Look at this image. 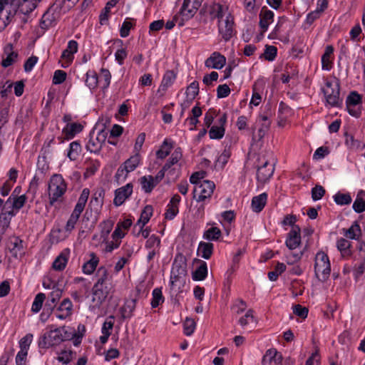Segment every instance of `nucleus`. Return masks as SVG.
Masks as SVG:
<instances>
[{
	"instance_id": "nucleus-37",
	"label": "nucleus",
	"mask_w": 365,
	"mask_h": 365,
	"mask_svg": "<svg viewBox=\"0 0 365 365\" xmlns=\"http://www.w3.org/2000/svg\"><path fill=\"white\" fill-rule=\"evenodd\" d=\"M82 148L79 141L76 140L70 143L68 150L67 157L71 160H76L80 155Z\"/></svg>"
},
{
	"instance_id": "nucleus-48",
	"label": "nucleus",
	"mask_w": 365,
	"mask_h": 365,
	"mask_svg": "<svg viewBox=\"0 0 365 365\" xmlns=\"http://www.w3.org/2000/svg\"><path fill=\"white\" fill-rule=\"evenodd\" d=\"M199 93V83L195 81L191 83L187 88L186 95L190 101H192Z\"/></svg>"
},
{
	"instance_id": "nucleus-45",
	"label": "nucleus",
	"mask_w": 365,
	"mask_h": 365,
	"mask_svg": "<svg viewBox=\"0 0 365 365\" xmlns=\"http://www.w3.org/2000/svg\"><path fill=\"white\" fill-rule=\"evenodd\" d=\"M221 231L217 227H212L206 230L203 237L208 240H217L221 236Z\"/></svg>"
},
{
	"instance_id": "nucleus-20",
	"label": "nucleus",
	"mask_w": 365,
	"mask_h": 365,
	"mask_svg": "<svg viewBox=\"0 0 365 365\" xmlns=\"http://www.w3.org/2000/svg\"><path fill=\"white\" fill-rule=\"evenodd\" d=\"M259 17V27L262 32H265L267 30L269 25L273 21L274 12L267 9L266 7H263L260 11Z\"/></svg>"
},
{
	"instance_id": "nucleus-46",
	"label": "nucleus",
	"mask_w": 365,
	"mask_h": 365,
	"mask_svg": "<svg viewBox=\"0 0 365 365\" xmlns=\"http://www.w3.org/2000/svg\"><path fill=\"white\" fill-rule=\"evenodd\" d=\"M286 269V265L284 263L278 262L274 267V270L268 273V278L271 281H276L279 274L283 273Z\"/></svg>"
},
{
	"instance_id": "nucleus-23",
	"label": "nucleus",
	"mask_w": 365,
	"mask_h": 365,
	"mask_svg": "<svg viewBox=\"0 0 365 365\" xmlns=\"http://www.w3.org/2000/svg\"><path fill=\"white\" fill-rule=\"evenodd\" d=\"M89 257L90 259L82 266V272L88 275L92 274L95 272L100 261L95 252H90Z\"/></svg>"
},
{
	"instance_id": "nucleus-4",
	"label": "nucleus",
	"mask_w": 365,
	"mask_h": 365,
	"mask_svg": "<svg viewBox=\"0 0 365 365\" xmlns=\"http://www.w3.org/2000/svg\"><path fill=\"white\" fill-rule=\"evenodd\" d=\"M331 265L329 257L323 252H318L315 257L314 272L321 281H325L329 276Z\"/></svg>"
},
{
	"instance_id": "nucleus-50",
	"label": "nucleus",
	"mask_w": 365,
	"mask_h": 365,
	"mask_svg": "<svg viewBox=\"0 0 365 365\" xmlns=\"http://www.w3.org/2000/svg\"><path fill=\"white\" fill-rule=\"evenodd\" d=\"M225 129L223 126L213 125L209 131L211 139H221L225 135Z\"/></svg>"
},
{
	"instance_id": "nucleus-16",
	"label": "nucleus",
	"mask_w": 365,
	"mask_h": 365,
	"mask_svg": "<svg viewBox=\"0 0 365 365\" xmlns=\"http://www.w3.org/2000/svg\"><path fill=\"white\" fill-rule=\"evenodd\" d=\"M133 193L132 183H128L115 191L113 203L116 206L121 205Z\"/></svg>"
},
{
	"instance_id": "nucleus-21",
	"label": "nucleus",
	"mask_w": 365,
	"mask_h": 365,
	"mask_svg": "<svg viewBox=\"0 0 365 365\" xmlns=\"http://www.w3.org/2000/svg\"><path fill=\"white\" fill-rule=\"evenodd\" d=\"M140 161V155L139 153H135L128 158L124 163L123 165L119 167L117 170V174L120 175V172H125L128 174L130 172L133 171L139 165Z\"/></svg>"
},
{
	"instance_id": "nucleus-26",
	"label": "nucleus",
	"mask_w": 365,
	"mask_h": 365,
	"mask_svg": "<svg viewBox=\"0 0 365 365\" xmlns=\"http://www.w3.org/2000/svg\"><path fill=\"white\" fill-rule=\"evenodd\" d=\"M69 250H64L55 259L53 262L52 267L56 271H62L65 269L68 260Z\"/></svg>"
},
{
	"instance_id": "nucleus-49",
	"label": "nucleus",
	"mask_w": 365,
	"mask_h": 365,
	"mask_svg": "<svg viewBox=\"0 0 365 365\" xmlns=\"http://www.w3.org/2000/svg\"><path fill=\"white\" fill-rule=\"evenodd\" d=\"M335 202L337 205H345L351 202V197L349 193L338 192L334 196Z\"/></svg>"
},
{
	"instance_id": "nucleus-58",
	"label": "nucleus",
	"mask_w": 365,
	"mask_h": 365,
	"mask_svg": "<svg viewBox=\"0 0 365 365\" xmlns=\"http://www.w3.org/2000/svg\"><path fill=\"white\" fill-rule=\"evenodd\" d=\"M247 308V304L245 301L241 299H237L235 301L231 309L232 312L236 314L242 313Z\"/></svg>"
},
{
	"instance_id": "nucleus-13",
	"label": "nucleus",
	"mask_w": 365,
	"mask_h": 365,
	"mask_svg": "<svg viewBox=\"0 0 365 365\" xmlns=\"http://www.w3.org/2000/svg\"><path fill=\"white\" fill-rule=\"evenodd\" d=\"M215 187V183L210 180H203L197 185L195 190V193H198L197 200L202 202L207 198H210L214 192Z\"/></svg>"
},
{
	"instance_id": "nucleus-5",
	"label": "nucleus",
	"mask_w": 365,
	"mask_h": 365,
	"mask_svg": "<svg viewBox=\"0 0 365 365\" xmlns=\"http://www.w3.org/2000/svg\"><path fill=\"white\" fill-rule=\"evenodd\" d=\"M274 163L270 162L265 155H260L258 158L257 179L262 183H264L272 176Z\"/></svg>"
},
{
	"instance_id": "nucleus-14",
	"label": "nucleus",
	"mask_w": 365,
	"mask_h": 365,
	"mask_svg": "<svg viewBox=\"0 0 365 365\" xmlns=\"http://www.w3.org/2000/svg\"><path fill=\"white\" fill-rule=\"evenodd\" d=\"M7 247L12 257L16 259L25 254L24 242L17 236H12L9 239Z\"/></svg>"
},
{
	"instance_id": "nucleus-2",
	"label": "nucleus",
	"mask_w": 365,
	"mask_h": 365,
	"mask_svg": "<svg viewBox=\"0 0 365 365\" xmlns=\"http://www.w3.org/2000/svg\"><path fill=\"white\" fill-rule=\"evenodd\" d=\"M89 195L90 190L88 188H84L82 190L81 194L78 200V202L74 207V210H73L66 225V232L70 233L75 228L76 224L77 223L81 214L82 213L85 208Z\"/></svg>"
},
{
	"instance_id": "nucleus-55",
	"label": "nucleus",
	"mask_w": 365,
	"mask_h": 365,
	"mask_svg": "<svg viewBox=\"0 0 365 365\" xmlns=\"http://www.w3.org/2000/svg\"><path fill=\"white\" fill-rule=\"evenodd\" d=\"M230 155H231L230 149L225 148L224 150V151L221 153V155L217 158L216 163H215V166H218V165H220V167L223 168L227 163Z\"/></svg>"
},
{
	"instance_id": "nucleus-22",
	"label": "nucleus",
	"mask_w": 365,
	"mask_h": 365,
	"mask_svg": "<svg viewBox=\"0 0 365 365\" xmlns=\"http://www.w3.org/2000/svg\"><path fill=\"white\" fill-rule=\"evenodd\" d=\"M4 54L6 56V57L3 56L1 66L4 68H7L11 66L14 63L16 62L18 58V53L13 51V46L11 43L5 46Z\"/></svg>"
},
{
	"instance_id": "nucleus-24",
	"label": "nucleus",
	"mask_w": 365,
	"mask_h": 365,
	"mask_svg": "<svg viewBox=\"0 0 365 365\" xmlns=\"http://www.w3.org/2000/svg\"><path fill=\"white\" fill-rule=\"evenodd\" d=\"M96 277L97 280L95 284H113V276L109 272L108 269L104 267H100L96 273Z\"/></svg>"
},
{
	"instance_id": "nucleus-62",
	"label": "nucleus",
	"mask_w": 365,
	"mask_h": 365,
	"mask_svg": "<svg viewBox=\"0 0 365 365\" xmlns=\"http://www.w3.org/2000/svg\"><path fill=\"white\" fill-rule=\"evenodd\" d=\"M277 49L274 46H267L264 50L263 56L267 61H273L277 56Z\"/></svg>"
},
{
	"instance_id": "nucleus-52",
	"label": "nucleus",
	"mask_w": 365,
	"mask_h": 365,
	"mask_svg": "<svg viewBox=\"0 0 365 365\" xmlns=\"http://www.w3.org/2000/svg\"><path fill=\"white\" fill-rule=\"evenodd\" d=\"M255 322V317L253 316V310L249 309L246 312L245 314L242 317H241L239 320L238 323L242 327H245L247 325H248L250 323H252Z\"/></svg>"
},
{
	"instance_id": "nucleus-33",
	"label": "nucleus",
	"mask_w": 365,
	"mask_h": 365,
	"mask_svg": "<svg viewBox=\"0 0 365 365\" xmlns=\"http://www.w3.org/2000/svg\"><path fill=\"white\" fill-rule=\"evenodd\" d=\"M173 148V142L171 140L165 139L159 150L156 152V157L158 159H165L171 152Z\"/></svg>"
},
{
	"instance_id": "nucleus-34",
	"label": "nucleus",
	"mask_w": 365,
	"mask_h": 365,
	"mask_svg": "<svg viewBox=\"0 0 365 365\" xmlns=\"http://www.w3.org/2000/svg\"><path fill=\"white\" fill-rule=\"evenodd\" d=\"M182 264H184V256L182 254H178L173 264L172 274H177L180 275L185 274V267L182 266Z\"/></svg>"
},
{
	"instance_id": "nucleus-56",
	"label": "nucleus",
	"mask_w": 365,
	"mask_h": 365,
	"mask_svg": "<svg viewBox=\"0 0 365 365\" xmlns=\"http://www.w3.org/2000/svg\"><path fill=\"white\" fill-rule=\"evenodd\" d=\"M276 354V349L272 348L266 351L262 359V364H272L274 363V355Z\"/></svg>"
},
{
	"instance_id": "nucleus-41",
	"label": "nucleus",
	"mask_w": 365,
	"mask_h": 365,
	"mask_svg": "<svg viewBox=\"0 0 365 365\" xmlns=\"http://www.w3.org/2000/svg\"><path fill=\"white\" fill-rule=\"evenodd\" d=\"M176 78V73L172 71H167L164 74L160 88L165 91L174 83Z\"/></svg>"
},
{
	"instance_id": "nucleus-11",
	"label": "nucleus",
	"mask_w": 365,
	"mask_h": 365,
	"mask_svg": "<svg viewBox=\"0 0 365 365\" xmlns=\"http://www.w3.org/2000/svg\"><path fill=\"white\" fill-rule=\"evenodd\" d=\"M165 175L160 170L154 177L153 175H145L139 179L142 190L145 193H150L154 187L164 178Z\"/></svg>"
},
{
	"instance_id": "nucleus-28",
	"label": "nucleus",
	"mask_w": 365,
	"mask_h": 365,
	"mask_svg": "<svg viewBox=\"0 0 365 365\" xmlns=\"http://www.w3.org/2000/svg\"><path fill=\"white\" fill-rule=\"evenodd\" d=\"M267 201V195L263 192L257 196H255L252 200L251 207L255 212H260L264 207Z\"/></svg>"
},
{
	"instance_id": "nucleus-64",
	"label": "nucleus",
	"mask_w": 365,
	"mask_h": 365,
	"mask_svg": "<svg viewBox=\"0 0 365 365\" xmlns=\"http://www.w3.org/2000/svg\"><path fill=\"white\" fill-rule=\"evenodd\" d=\"M352 207L354 210L357 213L363 212L365 211V201L358 195L353 203Z\"/></svg>"
},
{
	"instance_id": "nucleus-61",
	"label": "nucleus",
	"mask_w": 365,
	"mask_h": 365,
	"mask_svg": "<svg viewBox=\"0 0 365 365\" xmlns=\"http://www.w3.org/2000/svg\"><path fill=\"white\" fill-rule=\"evenodd\" d=\"M115 5V1H110L106 4V7L104 8V11L100 15V23L101 24H104L108 19V14L110 12V9L111 7Z\"/></svg>"
},
{
	"instance_id": "nucleus-60",
	"label": "nucleus",
	"mask_w": 365,
	"mask_h": 365,
	"mask_svg": "<svg viewBox=\"0 0 365 365\" xmlns=\"http://www.w3.org/2000/svg\"><path fill=\"white\" fill-rule=\"evenodd\" d=\"M111 79V74L110 71L106 68H101V82L103 83V88H107Z\"/></svg>"
},
{
	"instance_id": "nucleus-38",
	"label": "nucleus",
	"mask_w": 365,
	"mask_h": 365,
	"mask_svg": "<svg viewBox=\"0 0 365 365\" xmlns=\"http://www.w3.org/2000/svg\"><path fill=\"white\" fill-rule=\"evenodd\" d=\"M345 144L351 150H362L365 144L354 138V136L347 133H345Z\"/></svg>"
},
{
	"instance_id": "nucleus-43",
	"label": "nucleus",
	"mask_w": 365,
	"mask_h": 365,
	"mask_svg": "<svg viewBox=\"0 0 365 365\" xmlns=\"http://www.w3.org/2000/svg\"><path fill=\"white\" fill-rule=\"evenodd\" d=\"M11 199H13L12 208L15 209L16 211H19L25 205L27 197L25 195H21L20 196L14 197H12V196H10L8 198L6 203L10 202Z\"/></svg>"
},
{
	"instance_id": "nucleus-6",
	"label": "nucleus",
	"mask_w": 365,
	"mask_h": 365,
	"mask_svg": "<svg viewBox=\"0 0 365 365\" xmlns=\"http://www.w3.org/2000/svg\"><path fill=\"white\" fill-rule=\"evenodd\" d=\"M322 91L327 102L331 106H338L341 100L339 97V83L338 82L327 81Z\"/></svg>"
},
{
	"instance_id": "nucleus-7",
	"label": "nucleus",
	"mask_w": 365,
	"mask_h": 365,
	"mask_svg": "<svg viewBox=\"0 0 365 365\" xmlns=\"http://www.w3.org/2000/svg\"><path fill=\"white\" fill-rule=\"evenodd\" d=\"M182 157V149L180 148H175L171 154L169 160L166 162L160 170L163 171L164 175H165V172H168L167 176L169 178H177L179 176V169H178L177 172H175L176 168H172V167L177 165Z\"/></svg>"
},
{
	"instance_id": "nucleus-59",
	"label": "nucleus",
	"mask_w": 365,
	"mask_h": 365,
	"mask_svg": "<svg viewBox=\"0 0 365 365\" xmlns=\"http://www.w3.org/2000/svg\"><path fill=\"white\" fill-rule=\"evenodd\" d=\"M325 189L319 185H317L312 189V198L313 200L317 201L323 197L325 195Z\"/></svg>"
},
{
	"instance_id": "nucleus-25",
	"label": "nucleus",
	"mask_w": 365,
	"mask_h": 365,
	"mask_svg": "<svg viewBox=\"0 0 365 365\" xmlns=\"http://www.w3.org/2000/svg\"><path fill=\"white\" fill-rule=\"evenodd\" d=\"M83 130V126L80 123H73L67 124L63 128L62 133L66 140L72 139L77 133Z\"/></svg>"
},
{
	"instance_id": "nucleus-36",
	"label": "nucleus",
	"mask_w": 365,
	"mask_h": 365,
	"mask_svg": "<svg viewBox=\"0 0 365 365\" xmlns=\"http://www.w3.org/2000/svg\"><path fill=\"white\" fill-rule=\"evenodd\" d=\"M336 246L343 257H349L351 255L350 250L351 245L348 240L344 238L339 239L336 242Z\"/></svg>"
},
{
	"instance_id": "nucleus-8",
	"label": "nucleus",
	"mask_w": 365,
	"mask_h": 365,
	"mask_svg": "<svg viewBox=\"0 0 365 365\" xmlns=\"http://www.w3.org/2000/svg\"><path fill=\"white\" fill-rule=\"evenodd\" d=\"M218 31L225 41L233 36L235 30L234 17L232 14H227L224 19L218 20Z\"/></svg>"
},
{
	"instance_id": "nucleus-18",
	"label": "nucleus",
	"mask_w": 365,
	"mask_h": 365,
	"mask_svg": "<svg viewBox=\"0 0 365 365\" xmlns=\"http://www.w3.org/2000/svg\"><path fill=\"white\" fill-rule=\"evenodd\" d=\"M226 63V58L219 52H214L205 62V66L210 68L221 69Z\"/></svg>"
},
{
	"instance_id": "nucleus-31",
	"label": "nucleus",
	"mask_w": 365,
	"mask_h": 365,
	"mask_svg": "<svg viewBox=\"0 0 365 365\" xmlns=\"http://www.w3.org/2000/svg\"><path fill=\"white\" fill-rule=\"evenodd\" d=\"M213 248L212 243L200 242L197 248V255L205 259H209L213 253Z\"/></svg>"
},
{
	"instance_id": "nucleus-3",
	"label": "nucleus",
	"mask_w": 365,
	"mask_h": 365,
	"mask_svg": "<svg viewBox=\"0 0 365 365\" xmlns=\"http://www.w3.org/2000/svg\"><path fill=\"white\" fill-rule=\"evenodd\" d=\"M15 0H0V29H4L16 14Z\"/></svg>"
},
{
	"instance_id": "nucleus-29",
	"label": "nucleus",
	"mask_w": 365,
	"mask_h": 365,
	"mask_svg": "<svg viewBox=\"0 0 365 365\" xmlns=\"http://www.w3.org/2000/svg\"><path fill=\"white\" fill-rule=\"evenodd\" d=\"M210 14L213 17L217 18L218 20L224 19L227 14H231L228 11L227 6L219 3H215L212 6Z\"/></svg>"
},
{
	"instance_id": "nucleus-9",
	"label": "nucleus",
	"mask_w": 365,
	"mask_h": 365,
	"mask_svg": "<svg viewBox=\"0 0 365 365\" xmlns=\"http://www.w3.org/2000/svg\"><path fill=\"white\" fill-rule=\"evenodd\" d=\"M113 284H94L92 287V301L98 304H101L104 302L106 298L113 291Z\"/></svg>"
},
{
	"instance_id": "nucleus-32",
	"label": "nucleus",
	"mask_w": 365,
	"mask_h": 365,
	"mask_svg": "<svg viewBox=\"0 0 365 365\" xmlns=\"http://www.w3.org/2000/svg\"><path fill=\"white\" fill-rule=\"evenodd\" d=\"M343 230L344 236L351 240H359L362 235L361 229L357 221L354 222L349 229Z\"/></svg>"
},
{
	"instance_id": "nucleus-10",
	"label": "nucleus",
	"mask_w": 365,
	"mask_h": 365,
	"mask_svg": "<svg viewBox=\"0 0 365 365\" xmlns=\"http://www.w3.org/2000/svg\"><path fill=\"white\" fill-rule=\"evenodd\" d=\"M63 341L61 329L58 328L46 333L39 341L41 348H49L59 344Z\"/></svg>"
},
{
	"instance_id": "nucleus-40",
	"label": "nucleus",
	"mask_w": 365,
	"mask_h": 365,
	"mask_svg": "<svg viewBox=\"0 0 365 365\" xmlns=\"http://www.w3.org/2000/svg\"><path fill=\"white\" fill-rule=\"evenodd\" d=\"M136 307V299H130L126 300L124 306L121 309V314L123 318H130L133 315Z\"/></svg>"
},
{
	"instance_id": "nucleus-57",
	"label": "nucleus",
	"mask_w": 365,
	"mask_h": 365,
	"mask_svg": "<svg viewBox=\"0 0 365 365\" xmlns=\"http://www.w3.org/2000/svg\"><path fill=\"white\" fill-rule=\"evenodd\" d=\"M361 103V96L356 92H351L346 99V106H356Z\"/></svg>"
},
{
	"instance_id": "nucleus-51",
	"label": "nucleus",
	"mask_w": 365,
	"mask_h": 365,
	"mask_svg": "<svg viewBox=\"0 0 365 365\" xmlns=\"http://www.w3.org/2000/svg\"><path fill=\"white\" fill-rule=\"evenodd\" d=\"M196 327L195 322L192 318L187 317L183 322L184 334L190 336L195 331Z\"/></svg>"
},
{
	"instance_id": "nucleus-30",
	"label": "nucleus",
	"mask_w": 365,
	"mask_h": 365,
	"mask_svg": "<svg viewBox=\"0 0 365 365\" xmlns=\"http://www.w3.org/2000/svg\"><path fill=\"white\" fill-rule=\"evenodd\" d=\"M200 265L192 272V279L195 281L204 280L207 276V265L205 261L197 259Z\"/></svg>"
},
{
	"instance_id": "nucleus-15",
	"label": "nucleus",
	"mask_w": 365,
	"mask_h": 365,
	"mask_svg": "<svg viewBox=\"0 0 365 365\" xmlns=\"http://www.w3.org/2000/svg\"><path fill=\"white\" fill-rule=\"evenodd\" d=\"M202 4V0H184L180 9V14L186 19L194 16Z\"/></svg>"
},
{
	"instance_id": "nucleus-19",
	"label": "nucleus",
	"mask_w": 365,
	"mask_h": 365,
	"mask_svg": "<svg viewBox=\"0 0 365 365\" xmlns=\"http://www.w3.org/2000/svg\"><path fill=\"white\" fill-rule=\"evenodd\" d=\"M301 242L300 228L294 225L289 232L286 240V245L290 250L296 249Z\"/></svg>"
},
{
	"instance_id": "nucleus-17",
	"label": "nucleus",
	"mask_w": 365,
	"mask_h": 365,
	"mask_svg": "<svg viewBox=\"0 0 365 365\" xmlns=\"http://www.w3.org/2000/svg\"><path fill=\"white\" fill-rule=\"evenodd\" d=\"M73 304L68 298L64 299L55 313L56 317L61 320L66 319L72 314Z\"/></svg>"
},
{
	"instance_id": "nucleus-47",
	"label": "nucleus",
	"mask_w": 365,
	"mask_h": 365,
	"mask_svg": "<svg viewBox=\"0 0 365 365\" xmlns=\"http://www.w3.org/2000/svg\"><path fill=\"white\" fill-rule=\"evenodd\" d=\"M46 299V294L43 293H38L36 295L34 300L32 304L31 311L33 312H38L43 305V303Z\"/></svg>"
},
{
	"instance_id": "nucleus-12",
	"label": "nucleus",
	"mask_w": 365,
	"mask_h": 365,
	"mask_svg": "<svg viewBox=\"0 0 365 365\" xmlns=\"http://www.w3.org/2000/svg\"><path fill=\"white\" fill-rule=\"evenodd\" d=\"M106 135L107 133L104 130L99 131L96 135H90L89 140L86 145V150L93 153H99L105 143Z\"/></svg>"
},
{
	"instance_id": "nucleus-54",
	"label": "nucleus",
	"mask_w": 365,
	"mask_h": 365,
	"mask_svg": "<svg viewBox=\"0 0 365 365\" xmlns=\"http://www.w3.org/2000/svg\"><path fill=\"white\" fill-rule=\"evenodd\" d=\"M114 325V317L109 316L104 322L102 326L101 332L103 334L110 335L111 334V330Z\"/></svg>"
},
{
	"instance_id": "nucleus-39",
	"label": "nucleus",
	"mask_w": 365,
	"mask_h": 365,
	"mask_svg": "<svg viewBox=\"0 0 365 365\" xmlns=\"http://www.w3.org/2000/svg\"><path fill=\"white\" fill-rule=\"evenodd\" d=\"M153 209L151 205H146L143 210L140 219L136 225H138L142 229L150 220L153 215Z\"/></svg>"
},
{
	"instance_id": "nucleus-63",
	"label": "nucleus",
	"mask_w": 365,
	"mask_h": 365,
	"mask_svg": "<svg viewBox=\"0 0 365 365\" xmlns=\"http://www.w3.org/2000/svg\"><path fill=\"white\" fill-rule=\"evenodd\" d=\"M287 23V19L284 17H282L279 19L277 25L274 27L273 32L272 33V36H278L282 34L284 31V28L285 24Z\"/></svg>"
},
{
	"instance_id": "nucleus-27",
	"label": "nucleus",
	"mask_w": 365,
	"mask_h": 365,
	"mask_svg": "<svg viewBox=\"0 0 365 365\" xmlns=\"http://www.w3.org/2000/svg\"><path fill=\"white\" fill-rule=\"evenodd\" d=\"M333 53L334 47L331 45L327 46L322 56V68L323 70L329 71L332 68Z\"/></svg>"
},
{
	"instance_id": "nucleus-44",
	"label": "nucleus",
	"mask_w": 365,
	"mask_h": 365,
	"mask_svg": "<svg viewBox=\"0 0 365 365\" xmlns=\"http://www.w3.org/2000/svg\"><path fill=\"white\" fill-rule=\"evenodd\" d=\"M153 298L151 300V307L153 308L158 307L161 303L164 302V297L162 291L159 288H155L152 292Z\"/></svg>"
},
{
	"instance_id": "nucleus-1",
	"label": "nucleus",
	"mask_w": 365,
	"mask_h": 365,
	"mask_svg": "<svg viewBox=\"0 0 365 365\" xmlns=\"http://www.w3.org/2000/svg\"><path fill=\"white\" fill-rule=\"evenodd\" d=\"M67 184L60 174L51 176L48 183V192L49 204L53 205L55 202L61 201V198L66 192Z\"/></svg>"
},
{
	"instance_id": "nucleus-35",
	"label": "nucleus",
	"mask_w": 365,
	"mask_h": 365,
	"mask_svg": "<svg viewBox=\"0 0 365 365\" xmlns=\"http://www.w3.org/2000/svg\"><path fill=\"white\" fill-rule=\"evenodd\" d=\"M9 110V102L6 99L0 103V132L4 124L8 122Z\"/></svg>"
},
{
	"instance_id": "nucleus-53",
	"label": "nucleus",
	"mask_w": 365,
	"mask_h": 365,
	"mask_svg": "<svg viewBox=\"0 0 365 365\" xmlns=\"http://www.w3.org/2000/svg\"><path fill=\"white\" fill-rule=\"evenodd\" d=\"M160 239L156 235H151L145 242V248L148 250H159Z\"/></svg>"
},
{
	"instance_id": "nucleus-42",
	"label": "nucleus",
	"mask_w": 365,
	"mask_h": 365,
	"mask_svg": "<svg viewBox=\"0 0 365 365\" xmlns=\"http://www.w3.org/2000/svg\"><path fill=\"white\" fill-rule=\"evenodd\" d=\"M85 83L91 90L96 88L98 83V77L97 73L93 71H88L86 73Z\"/></svg>"
}]
</instances>
